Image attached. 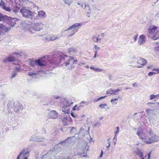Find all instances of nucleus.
Here are the masks:
<instances>
[{"label": "nucleus", "mask_w": 159, "mask_h": 159, "mask_svg": "<svg viewBox=\"0 0 159 159\" xmlns=\"http://www.w3.org/2000/svg\"><path fill=\"white\" fill-rule=\"evenodd\" d=\"M67 57L66 55L55 53L52 55L45 56L35 60L36 65L40 66H46L48 70H52L60 63L64 62Z\"/></svg>", "instance_id": "1"}, {"label": "nucleus", "mask_w": 159, "mask_h": 159, "mask_svg": "<svg viewBox=\"0 0 159 159\" xmlns=\"http://www.w3.org/2000/svg\"><path fill=\"white\" fill-rule=\"evenodd\" d=\"M61 148L60 147H55L53 150H50L46 154L42 152L41 155H42L41 159H52V157H54L55 155L59 152L61 150Z\"/></svg>", "instance_id": "2"}, {"label": "nucleus", "mask_w": 159, "mask_h": 159, "mask_svg": "<svg viewBox=\"0 0 159 159\" xmlns=\"http://www.w3.org/2000/svg\"><path fill=\"white\" fill-rule=\"evenodd\" d=\"M4 20H7L5 22L8 24V26L10 27L7 25L5 26L11 28V27H13L16 24V19L10 17H9L6 15H3L0 13V21ZM4 26H5V25Z\"/></svg>", "instance_id": "3"}, {"label": "nucleus", "mask_w": 159, "mask_h": 159, "mask_svg": "<svg viewBox=\"0 0 159 159\" xmlns=\"http://www.w3.org/2000/svg\"><path fill=\"white\" fill-rule=\"evenodd\" d=\"M82 25L80 23H75L70 26L67 29L65 30L64 31H68L71 30V31L70 32L71 34L68 35V37H71L78 31L81 28Z\"/></svg>", "instance_id": "4"}, {"label": "nucleus", "mask_w": 159, "mask_h": 159, "mask_svg": "<svg viewBox=\"0 0 159 159\" xmlns=\"http://www.w3.org/2000/svg\"><path fill=\"white\" fill-rule=\"evenodd\" d=\"M27 27L28 29L32 33H34L35 31H39L43 28L42 25L38 23L32 24L31 25H28Z\"/></svg>", "instance_id": "5"}, {"label": "nucleus", "mask_w": 159, "mask_h": 159, "mask_svg": "<svg viewBox=\"0 0 159 159\" xmlns=\"http://www.w3.org/2000/svg\"><path fill=\"white\" fill-rule=\"evenodd\" d=\"M30 152L25 148L23 149L18 155L16 159H28Z\"/></svg>", "instance_id": "6"}, {"label": "nucleus", "mask_w": 159, "mask_h": 159, "mask_svg": "<svg viewBox=\"0 0 159 159\" xmlns=\"http://www.w3.org/2000/svg\"><path fill=\"white\" fill-rule=\"evenodd\" d=\"M150 137L148 138V141H145L147 144H150L154 142H156L159 141V136L155 134H153L152 133V131L150 130L148 133Z\"/></svg>", "instance_id": "7"}, {"label": "nucleus", "mask_w": 159, "mask_h": 159, "mask_svg": "<svg viewBox=\"0 0 159 159\" xmlns=\"http://www.w3.org/2000/svg\"><path fill=\"white\" fill-rule=\"evenodd\" d=\"M20 11L23 17L30 18L31 19H33V18H34V15L36 14L35 13L31 11Z\"/></svg>", "instance_id": "8"}, {"label": "nucleus", "mask_w": 159, "mask_h": 159, "mask_svg": "<svg viewBox=\"0 0 159 159\" xmlns=\"http://www.w3.org/2000/svg\"><path fill=\"white\" fill-rule=\"evenodd\" d=\"M58 113L54 110H52L48 113V118L56 119L58 117Z\"/></svg>", "instance_id": "9"}, {"label": "nucleus", "mask_w": 159, "mask_h": 159, "mask_svg": "<svg viewBox=\"0 0 159 159\" xmlns=\"http://www.w3.org/2000/svg\"><path fill=\"white\" fill-rule=\"evenodd\" d=\"M46 139L44 137L34 135L30 138V141H36L37 142H40L42 141V140H45Z\"/></svg>", "instance_id": "10"}, {"label": "nucleus", "mask_w": 159, "mask_h": 159, "mask_svg": "<svg viewBox=\"0 0 159 159\" xmlns=\"http://www.w3.org/2000/svg\"><path fill=\"white\" fill-rule=\"evenodd\" d=\"M62 121L64 125L66 126L68 125L69 121L71 118L69 115H66L61 118Z\"/></svg>", "instance_id": "11"}, {"label": "nucleus", "mask_w": 159, "mask_h": 159, "mask_svg": "<svg viewBox=\"0 0 159 159\" xmlns=\"http://www.w3.org/2000/svg\"><path fill=\"white\" fill-rule=\"evenodd\" d=\"M121 90L119 89H111L106 91L107 94H110L112 95H116L119 93V92Z\"/></svg>", "instance_id": "12"}, {"label": "nucleus", "mask_w": 159, "mask_h": 159, "mask_svg": "<svg viewBox=\"0 0 159 159\" xmlns=\"http://www.w3.org/2000/svg\"><path fill=\"white\" fill-rule=\"evenodd\" d=\"M137 135L139 136V138L142 139L144 140V141H148L147 140V136L145 133L141 132L140 130L137 131Z\"/></svg>", "instance_id": "13"}, {"label": "nucleus", "mask_w": 159, "mask_h": 159, "mask_svg": "<svg viewBox=\"0 0 159 159\" xmlns=\"http://www.w3.org/2000/svg\"><path fill=\"white\" fill-rule=\"evenodd\" d=\"M10 28L6 27L2 24H0V36L3 34L5 32H7L9 31Z\"/></svg>", "instance_id": "14"}, {"label": "nucleus", "mask_w": 159, "mask_h": 159, "mask_svg": "<svg viewBox=\"0 0 159 159\" xmlns=\"http://www.w3.org/2000/svg\"><path fill=\"white\" fill-rule=\"evenodd\" d=\"M17 58L14 57L13 56L10 55L8 57L5 58L3 60V62L4 63H6L7 62H12L15 61L17 60Z\"/></svg>", "instance_id": "15"}, {"label": "nucleus", "mask_w": 159, "mask_h": 159, "mask_svg": "<svg viewBox=\"0 0 159 159\" xmlns=\"http://www.w3.org/2000/svg\"><path fill=\"white\" fill-rule=\"evenodd\" d=\"M157 27L155 26H153L152 28H150L148 29L149 33L148 34V36L151 38L152 37L153 33L156 30Z\"/></svg>", "instance_id": "16"}, {"label": "nucleus", "mask_w": 159, "mask_h": 159, "mask_svg": "<svg viewBox=\"0 0 159 159\" xmlns=\"http://www.w3.org/2000/svg\"><path fill=\"white\" fill-rule=\"evenodd\" d=\"M15 102L13 99H11L8 101L7 103V107L8 109V111L9 112H10L9 111V109L12 108Z\"/></svg>", "instance_id": "17"}, {"label": "nucleus", "mask_w": 159, "mask_h": 159, "mask_svg": "<svg viewBox=\"0 0 159 159\" xmlns=\"http://www.w3.org/2000/svg\"><path fill=\"white\" fill-rule=\"evenodd\" d=\"M73 57H70L68 59V61L67 62H64V64L65 66H67L71 64V63H72L73 64H75V62L77 61V60H74L72 62V61L73 60Z\"/></svg>", "instance_id": "18"}, {"label": "nucleus", "mask_w": 159, "mask_h": 159, "mask_svg": "<svg viewBox=\"0 0 159 159\" xmlns=\"http://www.w3.org/2000/svg\"><path fill=\"white\" fill-rule=\"evenodd\" d=\"M145 42V36L143 35H140L138 43L140 45H142Z\"/></svg>", "instance_id": "19"}, {"label": "nucleus", "mask_w": 159, "mask_h": 159, "mask_svg": "<svg viewBox=\"0 0 159 159\" xmlns=\"http://www.w3.org/2000/svg\"><path fill=\"white\" fill-rule=\"evenodd\" d=\"M23 108V106L21 104L18 103L16 105L14 109L15 112H18L20 110H22Z\"/></svg>", "instance_id": "20"}, {"label": "nucleus", "mask_w": 159, "mask_h": 159, "mask_svg": "<svg viewBox=\"0 0 159 159\" xmlns=\"http://www.w3.org/2000/svg\"><path fill=\"white\" fill-rule=\"evenodd\" d=\"M71 137H69L68 138L66 139L65 140L60 142L59 144H60L62 146H64L66 145V144L69 143V142H71Z\"/></svg>", "instance_id": "21"}, {"label": "nucleus", "mask_w": 159, "mask_h": 159, "mask_svg": "<svg viewBox=\"0 0 159 159\" xmlns=\"http://www.w3.org/2000/svg\"><path fill=\"white\" fill-rule=\"evenodd\" d=\"M147 62V61L145 59L140 57L138 60L137 63L141 66H144L146 64Z\"/></svg>", "instance_id": "22"}, {"label": "nucleus", "mask_w": 159, "mask_h": 159, "mask_svg": "<svg viewBox=\"0 0 159 159\" xmlns=\"http://www.w3.org/2000/svg\"><path fill=\"white\" fill-rule=\"evenodd\" d=\"M62 111L63 112L64 114H69L70 113V109L69 107L64 106L62 107Z\"/></svg>", "instance_id": "23"}, {"label": "nucleus", "mask_w": 159, "mask_h": 159, "mask_svg": "<svg viewBox=\"0 0 159 159\" xmlns=\"http://www.w3.org/2000/svg\"><path fill=\"white\" fill-rule=\"evenodd\" d=\"M136 150L134 151L136 155L139 156V157L140 158H142L143 157V153L138 148H136Z\"/></svg>", "instance_id": "24"}, {"label": "nucleus", "mask_w": 159, "mask_h": 159, "mask_svg": "<svg viewBox=\"0 0 159 159\" xmlns=\"http://www.w3.org/2000/svg\"><path fill=\"white\" fill-rule=\"evenodd\" d=\"M68 52L70 55H74L76 53L77 50L76 49L72 48L69 49Z\"/></svg>", "instance_id": "25"}, {"label": "nucleus", "mask_w": 159, "mask_h": 159, "mask_svg": "<svg viewBox=\"0 0 159 159\" xmlns=\"http://www.w3.org/2000/svg\"><path fill=\"white\" fill-rule=\"evenodd\" d=\"M151 38L154 40H157L159 38V31H157L154 34H153Z\"/></svg>", "instance_id": "26"}, {"label": "nucleus", "mask_w": 159, "mask_h": 159, "mask_svg": "<svg viewBox=\"0 0 159 159\" xmlns=\"http://www.w3.org/2000/svg\"><path fill=\"white\" fill-rule=\"evenodd\" d=\"M0 6L4 10H10L9 7H7L5 6V2L2 1H1L0 2Z\"/></svg>", "instance_id": "27"}, {"label": "nucleus", "mask_w": 159, "mask_h": 159, "mask_svg": "<svg viewBox=\"0 0 159 159\" xmlns=\"http://www.w3.org/2000/svg\"><path fill=\"white\" fill-rule=\"evenodd\" d=\"M40 72V71H38L35 73H33L31 72H30L28 73V75L31 77H35L36 75H39V72Z\"/></svg>", "instance_id": "28"}, {"label": "nucleus", "mask_w": 159, "mask_h": 159, "mask_svg": "<svg viewBox=\"0 0 159 159\" xmlns=\"http://www.w3.org/2000/svg\"><path fill=\"white\" fill-rule=\"evenodd\" d=\"M38 16L40 17H42L45 16V12H44L43 11H39L38 12Z\"/></svg>", "instance_id": "29"}, {"label": "nucleus", "mask_w": 159, "mask_h": 159, "mask_svg": "<svg viewBox=\"0 0 159 159\" xmlns=\"http://www.w3.org/2000/svg\"><path fill=\"white\" fill-rule=\"evenodd\" d=\"M65 101L66 104V107H69L73 103L71 100H69L67 99H66Z\"/></svg>", "instance_id": "30"}, {"label": "nucleus", "mask_w": 159, "mask_h": 159, "mask_svg": "<svg viewBox=\"0 0 159 159\" xmlns=\"http://www.w3.org/2000/svg\"><path fill=\"white\" fill-rule=\"evenodd\" d=\"M81 152L79 151L77 153V155L78 156H82L83 154L85 153V151L84 149L82 148L80 149ZM87 151H86V153H87Z\"/></svg>", "instance_id": "31"}, {"label": "nucleus", "mask_w": 159, "mask_h": 159, "mask_svg": "<svg viewBox=\"0 0 159 159\" xmlns=\"http://www.w3.org/2000/svg\"><path fill=\"white\" fill-rule=\"evenodd\" d=\"M92 39L93 41L94 42L96 43H100L101 41V40L102 39L99 38L98 37H96L94 36L93 37Z\"/></svg>", "instance_id": "32"}, {"label": "nucleus", "mask_w": 159, "mask_h": 159, "mask_svg": "<svg viewBox=\"0 0 159 159\" xmlns=\"http://www.w3.org/2000/svg\"><path fill=\"white\" fill-rule=\"evenodd\" d=\"M85 102L84 101H82L80 103V105L78 107H77L76 110H81V108H82L84 106H83L82 105H81L82 103H85Z\"/></svg>", "instance_id": "33"}, {"label": "nucleus", "mask_w": 159, "mask_h": 159, "mask_svg": "<svg viewBox=\"0 0 159 159\" xmlns=\"http://www.w3.org/2000/svg\"><path fill=\"white\" fill-rule=\"evenodd\" d=\"M17 73L15 71H13L12 72V75L11 76V79H13L15 77V76L16 75Z\"/></svg>", "instance_id": "34"}, {"label": "nucleus", "mask_w": 159, "mask_h": 159, "mask_svg": "<svg viewBox=\"0 0 159 159\" xmlns=\"http://www.w3.org/2000/svg\"><path fill=\"white\" fill-rule=\"evenodd\" d=\"M59 39V38L57 36L55 35L51 36L50 37V40L51 41H54L56 39Z\"/></svg>", "instance_id": "35"}, {"label": "nucleus", "mask_w": 159, "mask_h": 159, "mask_svg": "<svg viewBox=\"0 0 159 159\" xmlns=\"http://www.w3.org/2000/svg\"><path fill=\"white\" fill-rule=\"evenodd\" d=\"M107 106V104L106 103H104L103 104H101L99 105V107L102 108H105V107Z\"/></svg>", "instance_id": "36"}, {"label": "nucleus", "mask_w": 159, "mask_h": 159, "mask_svg": "<svg viewBox=\"0 0 159 159\" xmlns=\"http://www.w3.org/2000/svg\"><path fill=\"white\" fill-rule=\"evenodd\" d=\"M30 65L32 67H34V66L35 64H36L35 62V61L31 60L30 62Z\"/></svg>", "instance_id": "37"}, {"label": "nucleus", "mask_w": 159, "mask_h": 159, "mask_svg": "<svg viewBox=\"0 0 159 159\" xmlns=\"http://www.w3.org/2000/svg\"><path fill=\"white\" fill-rule=\"evenodd\" d=\"M15 54L16 55H17V58L20 57L21 56V55H20L19 53L14 52L12 54V55H15Z\"/></svg>", "instance_id": "38"}, {"label": "nucleus", "mask_w": 159, "mask_h": 159, "mask_svg": "<svg viewBox=\"0 0 159 159\" xmlns=\"http://www.w3.org/2000/svg\"><path fill=\"white\" fill-rule=\"evenodd\" d=\"M150 100H151L154 99H155V95L154 94H152L150 95Z\"/></svg>", "instance_id": "39"}, {"label": "nucleus", "mask_w": 159, "mask_h": 159, "mask_svg": "<svg viewBox=\"0 0 159 159\" xmlns=\"http://www.w3.org/2000/svg\"><path fill=\"white\" fill-rule=\"evenodd\" d=\"M90 14L91 15H92V12H91V11H89L87 12V16L88 17H90Z\"/></svg>", "instance_id": "40"}, {"label": "nucleus", "mask_w": 159, "mask_h": 159, "mask_svg": "<svg viewBox=\"0 0 159 159\" xmlns=\"http://www.w3.org/2000/svg\"><path fill=\"white\" fill-rule=\"evenodd\" d=\"M94 48L95 49V51H97V52L100 49V48L99 47H97L96 45H94Z\"/></svg>", "instance_id": "41"}, {"label": "nucleus", "mask_w": 159, "mask_h": 159, "mask_svg": "<svg viewBox=\"0 0 159 159\" xmlns=\"http://www.w3.org/2000/svg\"><path fill=\"white\" fill-rule=\"evenodd\" d=\"M20 69L18 67H15L14 70L13 71H15L16 72V73L17 72H19L20 71Z\"/></svg>", "instance_id": "42"}, {"label": "nucleus", "mask_w": 159, "mask_h": 159, "mask_svg": "<svg viewBox=\"0 0 159 159\" xmlns=\"http://www.w3.org/2000/svg\"><path fill=\"white\" fill-rule=\"evenodd\" d=\"M102 70H103L102 69H98V68H95L94 69V70L96 72H101Z\"/></svg>", "instance_id": "43"}, {"label": "nucleus", "mask_w": 159, "mask_h": 159, "mask_svg": "<svg viewBox=\"0 0 159 159\" xmlns=\"http://www.w3.org/2000/svg\"><path fill=\"white\" fill-rule=\"evenodd\" d=\"M76 130L75 128L74 127H72L71 129L70 130V133H71L74 132Z\"/></svg>", "instance_id": "44"}, {"label": "nucleus", "mask_w": 159, "mask_h": 159, "mask_svg": "<svg viewBox=\"0 0 159 159\" xmlns=\"http://www.w3.org/2000/svg\"><path fill=\"white\" fill-rule=\"evenodd\" d=\"M155 72H149L148 73V76H152L155 74Z\"/></svg>", "instance_id": "45"}, {"label": "nucleus", "mask_w": 159, "mask_h": 159, "mask_svg": "<svg viewBox=\"0 0 159 159\" xmlns=\"http://www.w3.org/2000/svg\"><path fill=\"white\" fill-rule=\"evenodd\" d=\"M119 98V96L118 97V98H114V99H112L111 100V102L112 103H113V101H117L118 100V98Z\"/></svg>", "instance_id": "46"}, {"label": "nucleus", "mask_w": 159, "mask_h": 159, "mask_svg": "<svg viewBox=\"0 0 159 159\" xmlns=\"http://www.w3.org/2000/svg\"><path fill=\"white\" fill-rule=\"evenodd\" d=\"M101 124L100 122H97L94 124V126H99L101 125Z\"/></svg>", "instance_id": "47"}, {"label": "nucleus", "mask_w": 159, "mask_h": 159, "mask_svg": "<svg viewBox=\"0 0 159 159\" xmlns=\"http://www.w3.org/2000/svg\"><path fill=\"white\" fill-rule=\"evenodd\" d=\"M117 130L115 132V134H118L119 132V127L117 126L116 127Z\"/></svg>", "instance_id": "48"}, {"label": "nucleus", "mask_w": 159, "mask_h": 159, "mask_svg": "<svg viewBox=\"0 0 159 159\" xmlns=\"http://www.w3.org/2000/svg\"><path fill=\"white\" fill-rule=\"evenodd\" d=\"M107 97V96H106V95L105 96H104L100 97L99 98H98V100H99V101H100L101 100H102V99H104V98H105Z\"/></svg>", "instance_id": "49"}, {"label": "nucleus", "mask_w": 159, "mask_h": 159, "mask_svg": "<svg viewBox=\"0 0 159 159\" xmlns=\"http://www.w3.org/2000/svg\"><path fill=\"white\" fill-rule=\"evenodd\" d=\"M6 97V95L5 94L2 93L1 95V98H4Z\"/></svg>", "instance_id": "50"}, {"label": "nucleus", "mask_w": 159, "mask_h": 159, "mask_svg": "<svg viewBox=\"0 0 159 159\" xmlns=\"http://www.w3.org/2000/svg\"><path fill=\"white\" fill-rule=\"evenodd\" d=\"M53 97L56 99H58L61 98V96H58L57 95H53Z\"/></svg>", "instance_id": "51"}, {"label": "nucleus", "mask_w": 159, "mask_h": 159, "mask_svg": "<svg viewBox=\"0 0 159 159\" xmlns=\"http://www.w3.org/2000/svg\"><path fill=\"white\" fill-rule=\"evenodd\" d=\"M138 36V35L137 34L134 36V41L135 42L137 40Z\"/></svg>", "instance_id": "52"}, {"label": "nucleus", "mask_w": 159, "mask_h": 159, "mask_svg": "<svg viewBox=\"0 0 159 159\" xmlns=\"http://www.w3.org/2000/svg\"><path fill=\"white\" fill-rule=\"evenodd\" d=\"M155 49V51H159V46L156 47L154 48Z\"/></svg>", "instance_id": "53"}, {"label": "nucleus", "mask_w": 159, "mask_h": 159, "mask_svg": "<svg viewBox=\"0 0 159 159\" xmlns=\"http://www.w3.org/2000/svg\"><path fill=\"white\" fill-rule=\"evenodd\" d=\"M41 142L40 144L42 145H45L46 144V143L43 141V140H42V141H40Z\"/></svg>", "instance_id": "54"}, {"label": "nucleus", "mask_w": 159, "mask_h": 159, "mask_svg": "<svg viewBox=\"0 0 159 159\" xmlns=\"http://www.w3.org/2000/svg\"><path fill=\"white\" fill-rule=\"evenodd\" d=\"M77 105H75L73 108V111H74V110H76V108H77Z\"/></svg>", "instance_id": "55"}, {"label": "nucleus", "mask_w": 159, "mask_h": 159, "mask_svg": "<svg viewBox=\"0 0 159 159\" xmlns=\"http://www.w3.org/2000/svg\"><path fill=\"white\" fill-rule=\"evenodd\" d=\"M103 154V151L102 150L101 152V153L100 156L99 157V158H101L102 157Z\"/></svg>", "instance_id": "56"}, {"label": "nucleus", "mask_w": 159, "mask_h": 159, "mask_svg": "<svg viewBox=\"0 0 159 159\" xmlns=\"http://www.w3.org/2000/svg\"><path fill=\"white\" fill-rule=\"evenodd\" d=\"M155 97L157 99H159V94H158L157 95H155Z\"/></svg>", "instance_id": "57"}, {"label": "nucleus", "mask_w": 159, "mask_h": 159, "mask_svg": "<svg viewBox=\"0 0 159 159\" xmlns=\"http://www.w3.org/2000/svg\"><path fill=\"white\" fill-rule=\"evenodd\" d=\"M109 79L110 80H111L112 79V76L111 75H108Z\"/></svg>", "instance_id": "58"}, {"label": "nucleus", "mask_w": 159, "mask_h": 159, "mask_svg": "<svg viewBox=\"0 0 159 159\" xmlns=\"http://www.w3.org/2000/svg\"><path fill=\"white\" fill-rule=\"evenodd\" d=\"M151 152H150L148 155V158H150L151 157Z\"/></svg>", "instance_id": "59"}, {"label": "nucleus", "mask_w": 159, "mask_h": 159, "mask_svg": "<svg viewBox=\"0 0 159 159\" xmlns=\"http://www.w3.org/2000/svg\"><path fill=\"white\" fill-rule=\"evenodd\" d=\"M71 116H73V117H76V116H75V115H74V114L73 113H72V112H71Z\"/></svg>", "instance_id": "60"}, {"label": "nucleus", "mask_w": 159, "mask_h": 159, "mask_svg": "<svg viewBox=\"0 0 159 159\" xmlns=\"http://www.w3.org/2000/svg\"><path fill=\"white\" fill-rule=\"evenodd\" d=\"M154 103H151L150 102H148V103L147 104L149 106L151 107V105L153 104Z\"/></svg>", "instance_id": "61"}, {"label": "nucleus", "mask_w": 159, "mask_h": 159, "mask_svg": "<svg viewBox=\"0 0 159 159\" xmlns=\"http://www.w3.org/2000/svg\"><path fill=\"white\" fill-rule=\"evenodd\" d=\"M82 157H88V156L87 154H86L84 155H82V156H81Z\"/></svg>", "instance_id": "62"}, {"label": "nucleus", "mask_w": 159, "mask_h": 159, "mask_svg": "<svg viewBox=\"0 0 159 159\" xmlns=\"http://www.w3.org/2000/svg\"><path fill=\"white\" fill-rule=\"evenodd\" d=\"M132 85L134 87L135 86H137L136 83H133L132 84Z\"/></svg>", "instance_id": "63"}, {"label": "nucleus", "mask_w": 159, "mask_h": 159, "mask_svg": "<svg viewBox=\"0 0 159 159\" xmlns=\"http://www.w3.org/2000/svg\"><path fill=\"white\" fill-rule=\"evenodd\" d=\"M98 101H99V100H98V98L96 99H95L93 100V102H98Z\"/></svg>", "instance_id": "64"}]
</instances>
